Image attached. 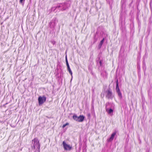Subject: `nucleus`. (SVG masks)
<instances>
[{"instance_id": "nucleus-21", "label": "nucleus", "mask_w": 152, "mask_h": 152, "mask_svg": "<svg viewBox=\"0 0 152 152\" xmlns=\"http://www.w3.org/2000/svg\"><path fill=\"white\" fill-rule=\"evenodd\" d=\"M52 23H52V22H50V27L51 28L52 27V26H51V24H52Z\"/></svg>"}, {"instance_id": "nucleus-15", "label": "nucleus", "mask_w": 152, "mask_h": 152, "mask_svg": "<svg viewBox=\"0 0 152 152\" xmlns=\"http://www.w3.org/2000/svg\"><path fill=\"white\" fill-rule=\"evenodd\" d=\"M104 38H103L102 39L101 41L100 42V44H101H101H102V45L103 44V43L104 42Z\"/></svg>"}, {"instance_id": "nucleus-6", "label": "nucleus", "mask_w": 152, "mask_h": 152, "mask_svg": "<svg viewBox=\"0 0 152 152\" xmlns=\"http://www.w3.org/2000/svg\"><path fill=\"white\" fill-rule=\"evenodd\" d=\"M46 98L45 96H43L42 97L39 96L38 98L39 104V105L42 104L46 101Z\"/></svg>"}, {"instance_id": "nucleus-10", "label": "nucleus", "mask_w": 152, "mask_h": 152, "mask_svg": "<svg viewBox=\"0 0 152 152\" xmlns=\"http://www.w3.org/2000/svg\"><path fill=\"white\" fill-rule=\"evenodd\" d=\"M107 2L109 3V5L111 6L113 2V0H107Z\"/></svg>"}, {"instance_id": "nucleus-13", "label": "nucleus", "mask_w": 152, "mask_h": 152, "mask_svg": "<svg viewBox=\"0 0 152 152\" xmlns=\"http://www.w3.org/2000/svg\"><path fill=\"white\" fill-rule=\"evenodd\" d=\"M66 65L67 66H69V64L68 63L67 59V58H66Z\"/></svg>"}, {"instance_id": "nucleus-4", "label": "nucleus", "mask_w": 152, "mask_h": 152, "mask_svg": "<svg viewBox=\"0 0 152 152\" xmlns=\"http://www.w3.org/2000/svg\"><path fill=\"white\" fill-rule=\"evenodd\" d=\"M106 94V97L108 99H112L114 96L110 88H109L105 91Z\"/></svg>"}, {"instance_id": "nucleus-12", "label": "nucleus", "mask_w": 152, "mask_h": 152, "mask_svg": "<svg viewBox=\"0 0 152 152\" xmlns=\"http://www.w3.org/2000/svg\"><path fill=\"white\" fill-rule=\"evenodd\" d=\"M25 0H20V3L22 4L23 5H24V2Z\"/></svg>"}, {"instance_id": "nucleus-11", "label": "nucleus", "mask_w": 152, "mask_h": 152, "mask_svg": "<svg viewBox=\"0 0 152 152\" xmlns=\"http://www.w3.org/2000/svg\"><path fill=\"white\" fill-rule=\"evenodd\" d=\"M67 70L69 72V73L71 75H72V71L70 68L69 66H67Z\"/></svg>"}, {"instance_id": "nucleus-1", "label": "nucleus", "mask_w": 152, "mask_h": 152, "mask_svg": "<svg viewBox=\"0 0 152 152\" xmlns=\"http://www.w3.org/2000/svg\"><path fill=\"white\" fill-rule=\"evenodd\" d=\"M71 2L70 1H67L64 3H60L56 7V9L59 8L60 10L63 11L66 10L70 6Z\"/></svg>"}, {"instance_id": "nucleus-8", "label": "nucleus", "mask_w": 152, "mask_h": 152, "mask_svg": "<svg viewBox=\"0 0 152 152\" xmlns=\"http://www.w3.org/2000/svg\"><path fill=\"white\" fill-rule=\"evenodd\" d=\"M107 104L106 103V104L105 108L106 111L109 114L112 115L113 112V110L111 108L109 109L108 108H107Z\"/></svg>"}, {"instance_id": "nucleus-22", "label": "nucleus", "mask_w": 152, "mask_h": 152, "mask_svg": "<svg viewBox=\"0 0 152 152\" xmlns=\"http://www.w3.org/2000/svg\"><path fill=\"white\" fill-rule=\"evenodd\" d=\"M37 149H36V150L34 152H37Z\"/></svg>"}, {"instance_id": "nucleus-16", "label": "nucleus", "mask_w": 152, "mask_h": 152, "mask_svg": "<svg viewBox=\"0 0 152 152\" xmlns=\"http://www.w3.org/2000/svg\"><path fill=\"white\" fill-rule=\"evenodd\" d=\"M51 42V43L53 45L55 44L56 43V42L54 41H52Z\"/></svg>"}, {"instance_id": "nucleus-3", "label": "nucleus", "mask_w": 152, "mask_h": 152, "mask_svg": "<svg viewBox=\"0 0 152 152\" xmlns=\"http://www.w3.org/2000/svg\"><path fill=\"white\" fill-rule=\"evenodd\" d=\"M85 117L83 115H80L77 116L76 114H74L72 116V118L76 121L79 122H82L83 121Z\"/></svg>"}, {"instance_id": "nucleus-14", "label": "nucleus", "mask_w": 152, "mask_h": 152, "mask_svg": "<svg viewBox=\"0 0 152 152\" xmlns=\"http://www.w3.org/2000/svg\"><path fill=\"white\" fill-rule=\"evenodd\" d=\"M69 124L68 123H67L66 124H64L62 126L63 128H64L66 126L68 125Z\"/></svg>"}, {"instance_id": "nucleus-17", "label": "nucleus", "mask_w": 152, "mask_h": 152, "mask_svg": "<svg viewBox=\"0 0 152 152\" xmlns=\"http://www.w3.org/2000/svg\"><path fill=\"white\" fill-rule=\"evenodd\" d=\"M102 45V44L101 45V44L99 43V44L98 45V48L99 49H100L101 48Z\"/></svg>"}, {"instance_id": "nucleus-5", "label": "nucleus", "mask_w": 152, "mask_h": 152, "mask_svg": "<svg viewBox=\"0 0 152 152\" xmlns=\"http://www.w3.org/2000/svg\"><path fill=\"white\" fill-rule=\"evenodd\" d=\"M116 91L117 93H118V95L119 97L120 98V99H121L122 98V95L121 93V92L119 88L118 80V79H117L116 80Z\"/></svg>"}, {"instance_id": "nucleus-7", "label": "nucleus", "mask_w": 152, "mask_h": 152, "mask_svg": "<svg viewBox=\"0 0 152 152\" xmlns=\"http://www.w3.org/2000/svg\"><path fill=\"white\" fill-rule=\"evenodd\" d=\"M63 145L65 150H71L72 147L69 145L66 144L64 141L63 142Z\"/></svg>"}, {"instance_id": "nucleus-18", "label": "nucleus", "mask_w": 152, "mask_h": 152, "mask_svg": "<svg viewBox=\"0 0 152 152\" xmlns=\"http://www.w3.org/2000/svg\"><path fill=\"white\" fill-rule=\"evenodd\" d=\"M102 45V44L101 45V44L99 43V44L98 45V48L99 49H100L101 48Z\"/></svg>"}, {"instance_id": "nucleus-2", "label": "nucleus", "mask_w": 152, "mask_h": 152, "mask_svg": "<svg viewBox=\"0 0 152 152\" xmlns=\"http://www.w3.org/2000/svg\"><path fill=\"white\" fill-rule=\"evenodd\" d=\"M31 147L32 149H35L36 148L37 149L38 152H40V144L39 141L37 138H35L32 140Z\"/></svg>"}, {"instance_id": "nucleus-9", "label": "nucleus", "mask_w": 152, "mask_h": 152, "mask_svg": "<svg viewBox=\"0 0 152 152\" xmlns=\"http://www.w3.org/2000/svg\"><path fill=\"white\" fill-rule=\"evenodd\" d=\"M116 134V132H113L111 135L110 137L107 139V142H110L112 141L113 140L114 137Z\"/></svg>"}, {"instance_id": "nucleus-20", "label": "nucleus", "mask_w": 152, "mask_h": 152, "mask_svg": "<svg viewBox=\"0 0 152 152\" xmlns=\"http://www.w3.org/2000/svg\"><path fill=\"white\" fill-rule=\"evenodd\" d=\"M99 64H100V66H101L102 65V62L101 60H100L99 61Z\"/></svg>"}, {"instance_id": "nucleus-19", "label": "nucleus", "mask_w": 152, "mask_h": 152, "mask_svg": "<svg viewBox=\"0 0 152 152\" xmlns=\"http://www.w3.org/2000/svg\"><path fill=\"white\" fill-rule=\"evenodd\" d=\"M101 97L103 98L104 97V94H102V93L101 94Z\"/></svg>"}]
</instances>
